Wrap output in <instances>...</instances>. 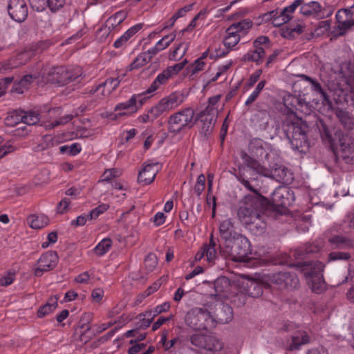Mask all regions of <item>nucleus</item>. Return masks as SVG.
<instances>
[{
    "label": "nucleus",
    "mask_w": 354,
    "mask_h": 354,
    "mask_svg": "<svg viewBox=\"0 0 354 354\" xmlns=\"http://www.w3.org/2000/svg\"><path fill=\"white\" fill-rule=\"evenodd\" d=\"M214 287L217 296L230 299L238 306L245 304L246 296L258 297L263 293L261 285L244 277H241L233 285L227 277H219L215 281Z\"/></svg>",
    "instance_id": "nucleus-1"
},
{
    "label": "nucleus",
    "mask_w": 354,
    "mask_h": 354,
    "mask_svg": "<svg viewBox=\"0 0 354 354\" xmlns=\"http://www.w3.org/2000/svg\"><path fill=\"white\" fill-rule=\"evenodd\" d=\"M261 204L257 196H247L238 211V216L245 227L256 234H261L266 228V223L260 214Z\"/></svg>",
    "instance_id": "nucleus-2"
},
{
    "label": "nucleus",
    "mask_w": 354,
    "mask_h": 354,
    "mask_svg": "<svg viewBox=\"0 0 354 354\" xmlns=\"http://www.w3.org/2000/svg\"><path fill=\"white\" fill-rule=\"evenodd\" d=\"M241 158L244 164L239 167L236 177L248 190L256 192L251 183L256 181L259 175L265 176L268 173L266 171L263 166L245 153H241Z\"/></svg>",
    "instance_id": "nucleus-3"
},
{
    "label": "nucleus",
    "mask_w": 354,
    "mask_h": 354,
    "mask_svg": "<svg viewBox=\"0 0 354 354\" xmlns=\"http://www.w3.org/2000/svg\"><path fill=\"white\" fill-rule=\"evenodd\" d=\"M336 157H342L347 163H354V141L346 136L337 132L333 138L328 131L322 136Z\"/></svg>",
    "instance_id": "nucleus-4"
},
{
    "label": "nucleus",
    "mask_w": 354,
    "mask_h": 354,
    "mask_svg": "<svg viewBox=\"0 0 354 354\" xmlns=\"http://www.w3.org/2000/svg\"><path fill=\"white\" fill-rule=\"evenodd\" d=\"M148 100L149 97L144 92L133 94L128 100L117 104L113 112L107 113L106 117L112 120L130 117L136 113Z\"/></svg>",
    "instance_id": "nucleus-5"
},
{
    "label": "nucleus",
    "mask_w": 354,
    "mask_h": 354,
    "mask_svg": "<svg viewBox=\"0 0 354 354\" xmlns=\"http://www.w3.org/2000/svg\"><path fill=\"white\" fill-rule=\"evenodd\" d=\"M209 310L206 306L203 308H195L187 312L185 323L195 330H206L215 326V318L213 316L212 308Z\"/></svg>",
    "instance_id": "nucleus-6"
},
{
    "label": "nucleus",
    "mask_w": 354,
    "mask_h": 354,
    "mask_svg": "<svg viewBox=\"0 0 354 354\" xmlns=\"http://www.w3.org/2000/svg\"><path fill=\"white\" fill-rule=\"evenodd\" d=\"M301 267L312 291L315 293L324 291L326 284L322 272L324 271V265L320 261H315L305 263Z\"/></svg>",
    "instance_id": "nucleus-7"
},
{
    "label": "nucleus",
    "mask_w": 354,
    "mask_h": 354,
    "mask_svg": "<svg viewBox=\"0 0 354 354\" xmlns=\"http://www.w3.org/2000/svg\"><path fill=\"white\" fill-rule=\"evenodd\" d=\"M194 111L191 108L183 109L171 115L168 120V131L174 135L191 129L195 124Z\"/></svg>",
    "instance_id": "nucleus-8"
},
{
    "label": "nucleus",
    "mask_w": 354,
    "mask_h": 354,
    "mask_svg": "<svg viewBox=\"0 0 354 354\" xmlns=\"http://www.w3.org/2000/svg\"><path fill=\"white\" fill-rule=\"evenodd\" d=\"M187 63L188 61L185 59L180 63L166 68L156 76L149 87L143 91L145 94L150 99L157 89L162 85L166 84L171 78L177 75Z\"/></svg>",
    "instance_id": "nucleus-9"
},
{
    "label": "nucleus",
    "mask_w": 354,
    "mask_h": 354,
    "mask_svg": "<svg viewBox=\"0 0 354 354\" xmlns=\"http://www.w3.org/2000/svg\"><path fill=\"white\" fill-rule=\"evenodd\" d=\"M252 22L250 19H244L232 24L226 30V35L223 40L224 46L229 50L234 47L251 28Z\"/></svg>",
    "instance_id": "nucleus-10"
},
{
    "label": "nucleus",
    "mask_w": 354,
    "mask_h": 354,
    "mask_svg": "<svg viewBox=\"0 0 354 354\" xmlns=\"http://www.w3.org/2000/svg\"><path fill=\"white\" fill-rule=\"evenodd\" d=\"M249 240L241 234L235 235L232 243H226L221 246V250L225 255L231 257L234 260H241L250 250Z\"/></svg>",
    "instance_id": "nucleus-11"
},
{
    "label": "nucleus",
    "mask_w": 354,
    "mask_h": 354,
    "mask_svg": "<svg viewBox=\"0 0 354 354\" xmlns=\"http://www.w3.org/2000/svg\"><path fill=\"white\" fill-rule=\"evenodd\" d=\"M218 96L210 97L205 109L198 113L196 117V120L201 122V129L205 133L212 129L216 120L218 109L214 105L218 102Z\"/></svg>",
    "instance_id": "nucleus-12"
},
{
    "label": "nucleus",
    "mask_w": 354,
    "mask_h": 354,
    "mask_svg": "<svg viewBox=\"0 0 354 354\" xmlns=\"http://www.w3.org/2000/svg\"><path fill=\"white\" fill-rule=\"evenodd\" d=\"M185 101V96L180 92H174L162 98L159 103L151 108L150 113L158 116L164 112L170 111L178 107Z\"/></svg>",
    "instance_id": "nucleus-13"
},
{
    "label": "nucleus",
    "mask_w": 354,
    "mask_h": 354,
    "mask_svg": "<svg viewBox=\"0 0 354 354\" xmlns=\"http://www.w3.org/2000/svg\"><path fill=\"white\" fill-rule=\"evenodd\" d=\"M264 279L269 286L274 284L279 288H295L299 284V279L295 274L287 272H278L268 275Z\"/></svg>",
    "instance_id": "nucleus-14"
},
{
    "label": "nucleus",
    "mask_w": 354,
    "mask_h": 354,
    "mask_svg": "<svg viewBox=\"0 0 354 354\" xmlns=\"http://www.w3.org/2000/svg\"><path fill=\"white\" fill-rule=\"evenodd\" d=\"M290 142L292 149L301 153H305L310 147L306 132L302 127L299 125L293 126L292 138Z\"/></svg>",
    "instance_id": "nucleus-15"
},
{
    "label": "nucleus",
    "mask_w": 354,
    "mask_h": 354,
    "mask_svg": "<svg viewBox=\"0 0 354 354\" xmlns=\"http://www.w3.org/2000/svg\"><path fill=\"white\" fill-rule=\"evenodd\" d=\"M77 136L74 133H58L55 136L46 135L41 138V142L38 145V150H45L55 146H57L62 142L72 140Z\"/></svg>",
    "instance_id": "nucleus-16"
},
{
    "label": "nucleus",
    "mask_w": 354,
    "mask_h": 354,
    "mask_svg": "<svg viewBox=\"0 0 354 354\" xmlns=\"http://www.w3.org/2000/svg\"><path fill=\"white\" fill-rule=\"evenodd\" d=\"M58 262V256L55 252L49 251L39 259L34 272L36 276H41L44 272H47L55 268Z\"/></svg>",
    "instance_id": "nucleus-17"
},
{
    "label": "nucleus",
    "mask_w": 354,
    "mask_h": 354,
    "mask_svg": "<svg viewBox=\"0 0 354 354\" xmlns=\"http://www.w3.org/2000/svg\"><path fill=\"white\" fill-rule=\"evenodd\" d=\"M10 17L15 21L21 23L28 16V8L25 0H10L8 5Z\"/></svg>",
    "instance_id": "nucleus-18"
},
{
    "label": "nucleus",
    "mask_w": 354,
    "mask_h": 354,
    "mask_svg": "<svg viewBox=\"0 0 354 354\" xmlns=\"http://www.w3.org/2000/svg\"><path fill=\"white\" fill-rule=\"evenodd\" d=\"M272 201L276 206L289 207L295 201L294 193L289 187L280 186L274 191Z\"/></svg>",
    "instance_id": "nucleus-19"
},
{
    "label": "nucleus",
    "mask_w": 354,
    "mask_h": 354,
    "mask_svg": "<svg viewBox=\"0 0 354 354\" xmlns=\"http://www.w3.org/2000/svg\"><path fill=\"white\" fill-rule=\"evenodd\" d=\"M67 68L64 66L54 68L47 76H42L43 82L64 86L68 84Z\"/></svg>",
    "instance_id": "nucleus-20"
},
{
    "label": "nucleus",
    "mask_w": 354,
    "mask_h": 354,
    "mask_svg": "<svg viewBox=\"0 0 354 354\" xmlns=\"http://www.w3.org/2000/svg\"><path fill=\"white\" fill-rule=\"evenodd\" d=\"M335 17L341 30L345 31L354 26V4L350 8L339 10Z\"/></svg>",
    "instance_id": "nucleus-21"
},
{
    "label": "nucleus",
    "mask_w": 354,
    "mask_h": 354,
    "mask_svg": "<svg viewBox=\"0 0 354 354\" xmlns=\"http://www.w3.org/2000/svg\"><path fill=\"white\" fill-rule=\"evenodd\" d=\"M159 169L160 165L158 162L145 165L138 174V183L142 185H149L151 183Z\"/></svg>",
    "instance_id": "nucleus-22"
},
{
    "label": "nucleus",
    "mask_w": 354,
    "mask_h": 354,
    "mask_svg": "<svg viewBox=\"0 0 354 354\" xmlns=\"http://www.w3.org/2000/svg\"><path fill=\"white\" fill-rule=\"evenodd\" d=\"M299 12L305 16L316 19L323 18L322 13V6L315 1L304 3L302 0L301 7L299 8Z\"/></svg>",
    "instance_id": "nucleus-23"
},
{
    "label": "nucleus",
    "mask_w": 354,
    "mask_h": 354,
    "mask_svg": "<svg viewBox=\"0 0 354 354\" xmlns=\"http://www.w3.org/2000/svg\"><path fill=\"white\" fill-rule=\"evenodd\" d=\"M266 171L268 173V175H265V176L274 178L277 181L282 182L283 183H290L293 179L292 174L286 167L282 166L272 169L266 168Z\"/></svg>",
    "instance_id": "nucleus-24"
},
{
    "label": "nucleus",
    "mask_w": 354,
    "mask_h": 354,
    "mask_svg": "<svg viewBox=\"0 0 354 354\" xmlns=\"http://www.w3.org/2000/svg\"><path fill=\"white\" fill-rule=\"evenodd\" d=\"M219 231L221 237L224 241L222 246L226 243H232L234 236L239 234L234 231V226L230 219H226L221 222Z\"/></svg>",
    "instance_id": "nucleus-25"
},
{
    "label": "nucleus",
    "mask_w": 354,
    "mask_h": 354,
    "mask_svg": "<svg viewBox=\"0 0 354 354\" xmlns=\"http://www.w3.org/2000/svg\"><path fill=\"white\" fill-rule=\"evenodd\" d=\"M220 310L218 311L213 316L215 318V324H227L231 322L233 319V310L232 308L228 304H219Z\"/></svg>",
    "instance_id": "nucleus-26"
},
{
    "label": "nucleus",
    "mask_w": 354,
    "mask_h": 354,
    "mask_svg": "<svg viewBox=\"0 0 354 354\" xmlns=\"http://www.w3.org/2000/svg\"><path fill=\"white\" fill-rule=\"evenodd\" d=\"M27 223L31 228L37 230L47 226L50 223V219L42 214H31L27 218Z\"/></svg>",
    "instance_id": "nucleus-27"
},
{
    "label": "nucleus",
    "mask_w": 354,
    "mask_h": 354,
    "mask_svg": "<svg viewBox=\"0 0 354 354\" xmlns=\"http://www.w3.org/2000/svg\"><path fill=\"white\" fill-rule=\"evenodd\" d=\"M310 337L305 331H298L292 337V342L288 346L290 351H294L299 348V347L304 344L308 343Z\"/></svg>",
    "instance_id": "nucleus-28"
},
{
    "label": "nucleus",
    "mask_w": 354,
    "mask_h": 354,
    "mask_svg": "<svg viewBox=\"0 0 354 354\" xmlns=\"http://www.w3.org/2000/svg\"><path fill=\"white\" fill-rule=\"evenodd\" d=\"M58 297L56 296L49 298L46 304L41 306L37 310V317L42 318L51 313L57 306Z\"/></svg>",
    "instance_id": "nucleus-29"
},
{
    "label": "nucleus",
    "mask_w": 354,
    "mask_h": 354,
    "mask_svg": "<svg viewBox=\"0 0 354 354\" xmlns=\"http://www.w3.org/2000/svg\"><path fill=\"white\" fill-rule=\"evenodd\" d=\"M127 14L124 10H120L111 16L106 21V26L109 29H113L120 25L127 17Z\"/></svg>",
    "instance_id": "nucleus-30"
},
{
    "label": "nucleus",
    "mask_w": 354,
    "mask_h": 354,
    "mask_svg": "<svg viewBox=\"0 0 354 354\" xmlns=\"http://www.w3.org/2000/svg\"><path fill=\"white\" fill-rule=\"evenodd\" d=\"M223 343L213 336H208L203 349L214 353L219 352L223 349Z\"/></svg>",
    "instance_id": "nucleus-31"
},
{
    "label": "nucleus",
    "mask_w": 354,
    "mask_h": 354,
    "mask_svg": "<svg viewBox=\"0 0 354 354\" xmlns=\"http://www.w3.org/2000/svg\"><path fill=\"white\" fill-rule=\"evenodd\" d=\"M33 55L32 52L30 50H25L17 54L15 57L12 58L10 60V65L12 67H17L20 65L26 64Z\"/></svg>",
    "instance_id": "nucleus-32"
},
{
    "label": "nucleus",
    "mask_w": 354,
    "mask_h": 354,
    "mask_svg": "<svg viewBox=\"0 0 354 354\" xmlns=\"http://www.w3.org/2000/svg\"><path fill=\"white\" fill-rule=\"evenodd\" d=\"M329 242L334 248H347L353 246L351 240L342 236H334L329 239Z\"/></svg>",
    "instance_id": "nucleus-33"
},
{
    "label": "nucleus",
    "mask_w": 354,
    "mask_h": 354,
    "mask_svg": "<svg viewBox=\"0 0 354 354\" xmlns=\"http://www.w3.org/2000/svg\"><path fill=\"white\" fill-rule=\"evenodd\" d=\"M254 50L248 52L244 56L243 59L245 61H252L259 62L262 61L265 55L264 48H254Z\"/></svg>",
    "instance_id": "nucleus-34"
},
{
    "label": "nucleus",
    "mask_w": 354,
    "mask_h": 354,
    "mask_svg": "<svg viewBox=\"0 0 354 354\" xmlns=\"http://www.w3.org/2000/svg\"><path fill=\"white\" fill-rule=\"evenodd\" d=\"M82 145L75 142L70 145H63L59 147V152L69 156H75L82 151Z\"/></svg>",
    "instance_id": "nucleus-35"
},
{
    "label": "nucleus",
    "mask_w": 354,
    "mask_h": 354,
    "mask_svg": "<svg viewBox=\"0 0 354 354\" xmlns=\"http://www.w3.org/2000/svg\"><path fill=\"white\" fill-rule=\"evenodd\" d=\"M112 241L109 238H104L94 248L93 250L97 256H103L110 250Z\"/></svg>",
    "instance_id": "nucleus-36"
},
{
    "label": "nucleus",
    "mask_w": 354,
    "mask_h": 354,
    "mask_svg": "<svg viewBox=\"0 0 354 354\" xmlns=\"http://www.w3.org/2000/svg\"><path fill=\"white\" fill-rule=\"evenodd\" d=\"M188 49L187 44L185 43L179 44L174 50L169 54V59L171 61H178L183 58Z\"/></svg>",
    "instance_id": "nucleus-37"
},
{
    "label": "nucleus",
    "mask_w": 354,
    "mask_h": 354,
    "mask_svg": "<svg viewBox=\"0 0 354 354\" xmlns=\"http://www.w3.org/2000/svg\"><path fill=\"white\" fill-rule=\"evenodd\" d=\"M154 316L152 314L151 311H147L142 314H140L138 319V328H148L152 320L153 319Z\"/></svg>",
    "instance_id": "nucleus-38"
},
{
    "label": "nucleus",
    "mask_w": 354,
    "mask_h": 354,
    "mask_svg": "<svg viewBox=\"0 0 354 354\" xmlns=\"http://www.w3.org/2000/svg\"><path fill=\"white\" fill-rule=\"evenodd\" d=\"M37 78L36 75H26L15 86V89L18 93H22L26 89L33 80Z\"/></svg>",
    "instance_id": "nucleus-39"
},
{
    "label": "nucleus",
    "mask_w": 354,
    "mask_h": 354,
    "mask_svg": "<svg viewBox=\"0 0 354 354\" xmlns=\"http://www.w3.org/2000/svg\"><path fill=\"white\" fill-rule=\"evenodd\" d=\"M20 122H23V111H15L8 114L5 119V122L8 126H15Z\"/></svg>",
    "instance_id": "nucleus-40"
},
{
    "label": "nucleus",
    "mask_w": 354,
    "mask_h": 354,
    "mask_svg": "<svg viewBox=\"0 0 354 354\" xmlns=\"http://www.w3.org/2000/svg\"><path fill=\"white\" fill-rule=\"evenodd\" d=\"M68 84L71 82L80 83L82 80V71L79 66L67 68Z\"/></svg>",
    "instance_id": "nucleus-41"
},
{
    "label": "nucleus",
    "mask_w": 354,
    "mask_h": 354,
    "mask_svg": "<svg viewBox=\"0 0 354 354\" xmlns=\"http://www.w3.org/2000/svg\"><path fill=\"white\" fill-rule=\"evenodd\" d=\"M277 11H272L270 13V15L272 19V24L273 26H279L290 21V17L288 15H285L282 11L280 12L279 16H277Z\"/></svg>",
    "instance_id": "nucleus-42"
},
{
    "label": "nucleus",
    "mask_w": 354,
    "mask_h": 354,
    "mask_svg": "<svg viewBox=\"0 0 354 354\" xmlns=\"http://www.w3.org/2000/svg\"><path fill=\"white\" fill-rule=\"evenodd\" d=\"M176 34L171 32L167 35L164 36L158 41L156 42V45L159 50H163L166 49L176 39Z\"/></svg>",
    "instance_id": "nucleus-43"
},
{
    "label": "nucleus",
    "mask_w": 354,
    "mask_h": 354,
    "mask_svg": "<svg viewBox=\"0 0 354 354\" xmlns=\"http://www.w3.org/2000/svg\"><path fill=\"white\" fill-rule=\"evenodd\" d=\"M266 84V82L265 80H262L258 83V84L256 86V88H254V90L252 92V93L248 96V97L245 100V104L246 106L252 104L257 100L259 93L263 89Z\"/></svg>",
    "instance_id": "nucleus-44"
},
{
    "label": "nucleus",
    "mask_w": 354,
    "mask_h": 354,
    "mask_svg": "<svg viewBox=\"0 0 354 354\" xmlns=\"http://www.w3.org/2000/svg\"><path fill=\"white\" fill-rule=\"evenodd\" d=\"M310 84L312 86V90L319 93L321 95L324 103L328 105L330 107H331L333 105L332 102H331L329 97L328 96V95L322 88L320 84L318 82H317L316 80H314Z\"/></svg>",
    "instance_id": "nucleus-45"
},
{
    "label": "nucleus",
    "mask_w": 354,
    "mask_h": 354,
    "mask_svg": "<svg viewBox=\"0 0 354 354\" xmlns=\"http://www.w3.org/2000/svg\"><path fill=\"white\" fill-rule=\"evenodd\" d=\"M120 76L117 78L110 77L103 83L106 88V95H110L119 86L122 80V78L120 79Z\"/></svg>",
    "instance_id": "nucleus-46"
},
{
    "label": "nucleus",
    "mask_w": 354,
    "mask_h": 354,
    "mask_svg": "<svg viewBox=\"0 0 354 354\" xmlns=\"http://www.w3.org/2000/svg\"><path fill=\"white\" fill-rule=\"evenodd\" d=\"M149 62V58L147 57V55H146V54L144 53H142L137 56L136 59L131 64L129 67L131 70L137 69L146 65Z\"/></svg>",
    "instance_id": "nucleus-47"
},
{
    "label": "nucleus",
    "mask_w": 354,
    "mask_h": 354,
    "mask_svg": "<svg viewBox=\"0 0 354 354\" xmlns=\"http://www.w3.org/2000/svg\"><path fill=\"white\" fill-rule=\"evenodd\" d=\"M206 64L201 59H196L192 64H190L187 70L192 75H195L204 70Z\"/></svg>",
    "instance_id": "nucleus-48"
},
{
    "label": "nucleus",
    "mask_w": 354,
    "mask_h": 354,
    "mask_svg": "<svg viewBox=\"0 0 354 354\" xmlns=\"http://www.w3.org/2000/svg\"><path fill=\"white\" fill-rule=\"evenodd\" d=\"M304 26L298 24L295 27L290 26L286 31L283 32V36L284 37H295L297 35H299L304 32Z\"/></svg>",
    "instance_id": "nucleus-49"
},
{
    "label": "nucleus",
    "mask_w": 354,
    "mask_h": 354,
    "mask_svg": "<svg viewBox=\"0 0 354 354\" xmlns=\"http://www.w3.org/2000/svg\"><path fill=\"white\" fill-rule=\"evenodd\" d=\"M39 120V115L37 113L23 111V123L27 125H34Z\"/></svg>",
    "instance_id": "nucleus-50"
},
{
    "label": "nucleus",
    "mask_w": 354,
    "mask_h": 354,
    "mask_svg": "<svg viewBox=\"0 0 354 354\" xmlns=\"http://www.w3.org/2000/svg\"><path fill=\"white\" fill-rule=\"evenodd\" d=\"M121 172L116 169H106L101 176L100 182H109L113 178L120 176Z\"/></svg>",
    "instance_id": "nucleus-51"
},
{
    "label": "nucleus",
    "mask_w": 354,
    "mask_h": 354,
    "mask_svg": "<svg viewBox=\"0 0 354 354\" xmlns=\"http://www.w3.org/2000/svg\"><path fill=\"white\" fill-rule=\"evenodd\" d=\"M208 336L202 334H194L191 336V343L199 348H203Z\"/></svg>",
    "instance_id": "nucleus-52"
},
{
    "label": "nucleus",
    "mask_w": 354,
    "mask_h": 354,
    "mask_svg": "<svg viewBox=\"0 0 354 354\" xmlns=\"http://www.w3.org/2000/svg\"><path fill=\"white\" fill-rule=\"evenodd\" d=\"M301 4H302V0H295L290 6L285 7L283 9L282 12L285 15H288L290 17V20L292 17V15L294 13V12L295 11V10L299 7L301 8Z\"/></svg>",
    "instance_id": "nucleus-53"
},
{
    "label": "nucleus",
    "mask_w": 354,
    "mask_h": 354,
    "mask_svg": "<svg viewBox=\"0 0 354 354\" xmlns=\"http://www.w3.org/2000/svg\"><path fill=\"white\" fill-rule=\"evenodd\" d=\"M17 149V147L14 145L13 142L8 141L6 142L3 145L0 147V158L8 153L14 152Z\"/></svg>",
    "instance_id": "nucleus-54"
},
{
    "label": "nucleus",
    "mask_w": 354,
    "mask_h": 354,
    "mask_svg": "<svg viewBox=\"0 0 354 354\" xmlns=\"http://www.w3.org/2000/svg\"><path fill=\"white\" fill-rule=\"evenodd\" d=\"M15 279V271L10 270L0 278V284L3 286H7L13 283Z\"/></svg>",
    "instance_id": "nucleus-55"
},
{
    "label": "nucleus",
    "mask_w": 354,
    "mask_h": 354,
    "mask_svg": "<svg viewBox=\"0 0 354 354\" xmlns=\"http://www.w3.org/2000/svg\"><path fill=\"white\" fill-rule=\"evenodd\" d=\"M203 249L205 250L206 260L209 263H212L214 260L216 254L214 245L211 244L205 245Z\"/></svg>",
    "instance_id": "nucleus-56"
},
{
    "label": "nucleus",
    "mask_w": 354,
    "mask_h": 354,
    "mask_svg": "<svg viewBox=\"0 0 354 354\" xmlns=\"http://www.w3.org/2000/svg\"><path fill=\"white\" fill-rule=\"evenodd\" d=\"M108 208L109 205L106 204L100 205L95 209H92L88 214L87 217H89L90 219H95L99 216V215L106 211Z\"/></svg>",
    "instance_id": "nucleus-57"
},
{
    "label": "nucleus",
    "mask_w": 354,
    "mask_h": 354,
    "mask_svg": "<svg viewBox=\"0 0 354 354\" xmlns=\"http://www.w3.org/2000/svg\"><path fill=\"white\" fill-rule=\"evenodd\" d=\"M351 255L348 252H330L328 255V261L337 260H348Z\"/></svg>",
    "instance_id": "nucleus-58"
},
{
    "label": "nucleus",
    "mask_w": 354,
    "mask_h": 354,
    "mask_svg": "<svg viewBox=\"0 0 354 354\" xmlns=\"http://www.w3.org/2000/svg\"><path fill=\"white\" fill-rule=\"evenodd\" d=\"M158 260L154 254H149L145 259V267L149 270L152 271L157 266Z\"/></svg>",
    "instance_id": "nucleus-59"
},
{
    "label": "nucleus",
    "mask_w": 354,
    "mask_h": 354,
    "mask_svg": "<svg viewBox=\"0 0 354 354\" xmlns=\"http://www.w3.org/2000/svg\"><path fill=\"white\" fill-rule=\"evenodd\" d=\"M32 8L37 12H41L47 7V0H28Z\"/></svg>",
    "instance_id": "nucleus-60"
},
{
    "label": "nucleus",
    "mask_w": 354,
    "mask_h": 354,
    "mask_svg": "<svg viewBox=\"0 0 354 354\" xmlns=\"http://www.w3.org/2000/svg\"><path fill=\"white\" fill-rule=\"evenodd\" d=\"M205 177L203 174H200L196 180L194 187V192L197 195L200 196L205 189Z\"/></svg>",
    "instance_id": "nucleus-61"
},
{
    "label": "nucleus",
    "mask_w": 354,
    "mask_h": 354,
    "mask_svg": "<svg viewBox=\"0 0 354 354\" xmlns=\"http://www.w3.org/2000/svg\"><path fill=\"white\" fill-rule=\"evenodd\" d=\"M71 202L67 198H63L56 207V212L59 214L66 213L69 209Z\"/></svg>",
    "instance_id": "nucleus-62"
},
{
    "label": "nucleus",
    "mask_w": 354,
    "mask_h": 354,
    "mask_svg": "<svg viewBox=\"0 0 354 354\" xmlns=\"http://www.w3.org/2000/svg\"><path fill=\"white\" fill-rule=\"evenodd\" d=\"M65 4V0H47V7L53 12H56Z\"/></svg>",
    "instance_id": "nucleus-63"
},
{
    "label": "nucleus",
    "mask_w": 354,
    "mask_h": 354,
    "mask_svg": "<svg viewBox=\"0 0 354 354\" xmlns=\"http://www.w3.org/2000/svg\"><path fill=\"white\" fill-rule=\"evenodd\" d=\"M57 241V234L55 232L49 233L46 237V241L42 242L41 247L43 248H47L50 245L54 244Z\"/></svg>",
    "instance_id": "nucleus-64"
}]
</instances>
